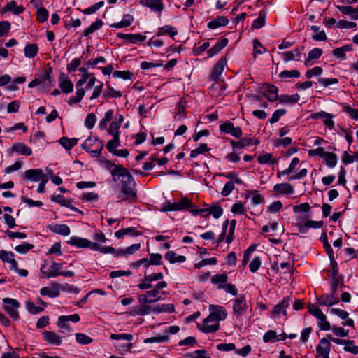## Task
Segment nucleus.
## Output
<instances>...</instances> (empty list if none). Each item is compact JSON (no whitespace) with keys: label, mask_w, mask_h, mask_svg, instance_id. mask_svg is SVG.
Instances as JSON below:
<instances>
[{"label":"nucleus","mask_w":358,"mask_h":358,"mask_svg":"<svg viewBox=\"0 0 358 358\" xmlns=\"http://www.w3.org/2000/svg\"><path fill=\"white\" fill-rule=\"evenodd\" d=\"M3 309L7 314L15 321L20 319V314L18 309L20 307V303L17 299L12 298L3 299Z\"/></svg>","instance_id":"obj_2"},{"label":"nucleus","mask_w":358,"mask_h":358,"mask_svg":"<svg viewBox=\"0 0 358 358\" xmlns=\"http://www.w3.org/2000/svg\"><path fill=\"white\" fill-rule=\"evenodd\" d=\"M165 259L171 264L182 263L186 260V257L185 256L178 255L173 250H169L166 253Z\"/></svg>","instance_id":"obj_25"},{"label":"nucleus","mask_w":358,"mask_h":358,"mask_svg":"<svg viewBox=\"0 0 358 358\" xmlns=\"http://www.w3.org/2000/svg\"><path fill=\"white\" fill-rule=\"evenodd\" d=\"M122 178V193L124 194V197L120 198L118 196L120 201H128L129 202H136L137 199L136 189H135L136 182L130 172L127 169L124 168L123 171L120 172V175H117V180Z\"/></svg>","instance_id":"obj_1"},{"label":"nucleus","mask_w":358,"mask_h":358,"mask_svg":"<svg viewBox=\"0 0 358 358\" xmlns=\"http://www.w3.org/2000/svg\"><path fill=\"white\" fill-rule=\"evenodd\" d=\"M336 8L344 15H350L353 20H358V7L350 6H336Z\"/></svg>","instance_id":"obj_21"},{"label":"nucleus","mask_w":358,"mask_h":358,"mask_svg":"<svg viewBox=\"0 0 358 358\" xmlns=\"http://www.w3.org/2000/svg\"><path fill=\"white\" fill-rule=\"evenodd\" d=\"M48 11L45 8H39L36 11V18L40 22H45L48 19Z\"/></svg>","instance_id":"obj_57"},{"label":"nucleus","mask_w":358,"mask_h":358,"mask_svg":"<svg viewBox=\"0 0 358 358\" xmlns=\"http://www.w3.org/2000/svg\"><path fill=\"white\" fill-rule=\"evenodd\" d=\"M209 308L210 314L217 320H224L227 317V313L222 306L210 305Z\"/></svg>","instance_id":"obj_19"},{"label":"nucleus","mask_w":358,"mask_h":358,"mask_svg":"<svg viewBox=\"0 0 358 358\" xmlns=\"http://www.w3.org/2000/svg\"><path fill=\"white\" fill-rule=\"evenodd\" d=\"M50 229L52 232L62 236H68L71 232L70 228L64 224H57L51 227Z\"/></svg>","instance_id":"obj_31"},{"label":"nucleus","mask_w":358,"mask_h":358,"mask_svg":"<svg viewBox=\"0 0 358 358\" xmlns=\"http://www.w3.org/2000/svg\"><path fill=\"white\" fill-rule=\"evenodd\" d=\"M227 64V61L225 58L222 57L217 64L214 66L213 69V71L210 76V79L212 80H217L219 76L224 71V67Z\"/></svg>","instance_id":"obj_18"},{"label":"nucleus","mask_w":358,"mask_h":358,"mask_svg":"<svg viewBox=\"0 0 358 358\" xmlns=\"http://www.w3.org/2000/svg\"><path fill=\"white\" fill-rule=\"evenodd\" d=\"M177 34H178V31H177V30L176 29L175 27H173L172 26H170V25H165V26L158 29V31H157V36H163L164 34H168L172 38H173L174 36L176 35H177Z\"/></svg>","instance_id":"obj_30"},{"label":"nucleus","mask_w":358,"mask_h":358,"mask_svg":"<svg viewBox=\"0 0 358 358\" xmlns=\"http://www.w3.org/2000/svg\"><path fill=\"white\" fill-rule=\"evenodd\" d=\"M292 299L290 296L285 297L281 302L276 304L272 310L274 317H280L282 314L283 316L287 317V308L289 306Z\"/></svg>","instance_id":"obj_5"},{"label":"nucleus","mask_w":358,"mask_h":358,"mask_svg":"<svg viewBox=\"0 0 358 358\" xmlns=\"http://www.w3.org/2000/svg\"><path fill=\"white\" fill-rule=\"evenodd\" d=\"M317 352L323 358H329V355L331 350V343L327 338H323L320 341V343L317 345Z\"/></svg>","instance_id":"obj_14"},{"label":"nucleus","mask_w":358,"mask_h":358,"mask_svg":"<svg viewBox=\"0 0 358 358\" xmlns=\"http://www.w3.org/2000/svg\"><path fill=\"white\" fill-rule=\"evenodd\" d=\"M169 340V336L168 335L164 336H157L150 338H148L144 340V343H163L168 342Z\"/></svg>","instance_id":"obj_55"},{"label":"nucleus","mask_w":358,"mask_h":358,"mask_svg":"<svg viewBox=\"0 0 358 358\" xmlns=\"http://www.w3.org/2000/svg\"><path fill=\"white\" fill-rule=\"evenodd\" d=\"M257 161L261 164H265L271 163L273 164L275 162V159H272V155L266 153L264 155H259L257 158Z\"/></svg>","instance_id":"obj_61"},{"label":"nucleus","mask_w":358,"mask_h":358,"mask_svg":"<svg viewBox=\"0 0 358 358\" xmlns=\"http://www.w3.org/2000/svg\"><path fill=\"white\" fill-rule=\"evenodd\" d=\"M52 201L59 203L62 206L67 207L74 211H78V210L76 208L73 207L71 205V202L69 200L65 199L63 196H62L60 194L57 195V196H53L52 198Z\"/></svg>","instance_id":"obj_32"},{"label":"nucleus","mask_w":358,"mask_h":358,"mask_svg":"<svg viewBox=\"0 0 358 358\" xmlns=\"http://www.w3.org/2000/svg\"><path fill=\"white\" fill-rule=\"evenodd\" d=\"M120 138H116L115 137H113L112 140L108 141L106 144V148L110 152L113 154L114 152L117 150H115V148L120 146Z\"/></svg>","instance_id":"obj_59"},{"label":"nucleus","mask_w":358,"mask_h":358,"mask_svg":"<svg viewBox=\"0 0 358 358\" xmlns=\"http://www.w3.org/2000/svg\"><path fill=\"white\" fill-rule=\"evenodd\" d=\"M113 76L123 80H132L134 78V74L129 71H115L113 73Z\"/></svg>","instance_id":"obj_44"},{"label":"nucleus","mask_w":358,"mask_h":358,"mask_svg":"<svg viewBox=\"0 0 358 358\" xmlns=\"http://www.w3.org/2000/svg\"><path fill=\"white\" fill-rule=\"evenodd\" d=\"M218 289H223L226 292L229 293L233 296H236L238 294V291L236 286L231 283L219 285Z\"/></svg>","instance_id":"obj_62"},{"label":"nucleus","mask_w":358,"mask_h":358,"mask_svg":"<svg viewBox=\"0 0 358 358\" xmlns=\"http://www.w3.org/2000/svg\"><path fill=\"white\" fill-rule=\"evenodd\" d=\"M300 99V96L298 94L292 95L282 94L279 96L278 100L281 103L294 104L296 103Z\"/></svg>","instance_id":"obj_37"},{"label":"nucleus","mask_w":358,"mask_h":358,"mask_svg":"<svg viewBox=\"0 0 358 358\" xmlns=\"http://www.w3.org/2000/svg\"><path fill=\"white\" fill-rule=\"evenodd\" d=\"M322 49L320 48H315L313 49H312L309 52H308V57L307 59L305 60V65L306 66H308L310 65V62L313 60V59H318L319 57H320V56L322 55Z\"/></svg>","instance_id":"obj_38"},{"label":"nucleus","mask_w":358,"mask_h":358,"mask_svg":"<svg viewBox=\"0 0 358 358\" xmlns=\"http://www.w3.org/2000/svg\"><path fill=\"white\" fill-rule=\"evenodd\" d=\"M325 163L330 168L334 167L338 161L336 155L333 152H326L323 156Z\"/></svg>","instance_id":"obj_39"},{"label":"nucleus","mask_w":358,"mask_h":358,"mask_svg":"<svg viewBox=\"0 0 358 358\" xmlns=\"http://www.w3.org/2000/svg\"><path fill=\"white\" fill-rule=\"evenodd\" d=\"M46 263L41 265L40 270L42 275L41 278H50L52 277H57L61 273L62 264L52 262L48 271L46 270Z\"/></svg>","instance_id":"obj_4"},{"label":"nucleus","mask_w":358,"mask_h":358,"mask_svg":"<svg viewBox=\"0 0 358 358\" xmlns=\"http://www.w3.org/2000/svg\"><path fill=\"white\" fill-rule=\"evenodd\" d=\"M103 162L105 168L110 171V174L113 177V180L114 182H117V175H120V172L121 171H123V169L124 167L121 164H115V163L112 162L110 160H104Z\"/></svg>","instance_id":"obj_12"},{"label":"nucleus","mask_w":358,"mask_h":358,"mask_svg":"<svg viewBox=\"0 0 358 358\" xmlns=\"http://www.w3.org/2000/svg\"><path fill=\"white\" fill-rule=\"evenodd\" d=\"M58 327L60 329V332L64 334H67L69 336L72 335L73 329L69 325V322L64 320V318H61L60 317L58 319L57 322Z\"/></svg>","instance_id":"obj_29"},{"label":"nucleus","mask_w":358,"mask_h":358,"mask_svg":"<svg viewBox=\"0 0 358 358\" xmlns=\"http://www.w3.org/2000/svg\"><path fill=\"white\" fill-rule=\"evenodd\" d=\"M75 336L76 341L82 345L90 344L93 341L91 337L83 333H77Z\"/></svg>","instance_id":"obj_51"},{"label":"nucleus","mask_w":358,"mask_h":358,"mask_svg":"<svg viewBox=\"0 0 358 358\" xmlns=\"http://www.w3.org/2000/svg\"><path fill=\"white\" fill-rule=\"evenodd\" d=\"M122 96V92L120 91H117L111 86L108 85L107 90L103 92V97L105 99H108L110 97L119 98Z\"/></svg>","instance_id":"obj_47"},{"label":"nucleus","mask_w":358,"mask_h":358,"mask_svg":"<svg viewBox=\"0 0 358 358\" xmlns=\"http://www.w3.org/2000/svg\"><path fill=\"white\" fill-rule=\"evenodd\" d=\"M352 47L351 45H345L341 48H337L333 50V55L338 59L344 60L346 58L345 52L351 51Z\"/></svg>","instance_id":"obj_26"},{"label":"nucleus","mask_w":358,"mask_h":358,"mask_svg":"<svg viewBox=\"0 0 358 358\" xmlns=\"http://www.w3.org/2000/svg\"><path fill=\"white\" fill-rule=\"evenodd\" d=\"M85 95V90L82 87H80V88H78L76 92V96H71L68 103L69 105L71 106H73L77 103H79L83 98Z\"/></svg>","instance_id":"obj_46"},{"label":"nucleus","mask_w":358,"mask_h":358,"mask_svg":"<svg viewBox=\"0 0 358 358\" xmlns=\"http://www.w3.org/2000/svg\"><path fill=\"white\" fill-rule=\"evenodd\" d=\"M252 43L255 51L253 55L255 57H257V54H262L263 52H266V49L262 46V43L259 41L258 39H253Z\"/></svg>","instance_id":"obj_60"},{"label":"nucleus","mask_w":358,"mask_h":358,"mask_svg":"<svg viewBox=\"0 0 358 358\" xmlns=\"http://www.w3.org/2000/svg\"><path fill=\"white\" fill-rule=\"evenodd\" d=\"M59 87L64 93L69 94L73 92V84L71 80L66 78L60 81Z\"/></svg>","instance_id":"obj_45"},{"label":"nucleus","mask_w":358,"mask_h":358,"mask_svg":"<svg viewBox=\"0 0 358 358\" xmlns=\"http://www.w3.org/2000/svg\"><path fill=\"white\" fill-rule=\"evenodd\" d=\"M43 340L52 345H60L62 343V336L54 331H44L43 332Z\"/></svg>","instance_id":"obj_9"},{"label":"nucleus","mask_w":358,"mask_h":358,"mask_svg":"<svg viewBox=\"0 0 358 358\" xmlns=\"http://www.w3.org/2000/svg\"><path fill=\"white\" fill-rule=\"evenodd\" d=\"M78 71L83 73L82 78L78 80L76 83L77 87H81L87 81V80L90 77V73L87 70L85 67H80L78 69Z\"/></svg>","instance_id":"obj_56"},{"label":"nucleus","mask_w":358,"mask_h":358,"mask_svg":"<svg viewBox=\"0 0 358 358\" xmlns=\"http://www.w3.org/2000/svg\"><path fill=\"white\" fill-rule=\"evenodd\" d=\"M266 94L264 96L267 98L270 101L273 102L278 100L279 96H278V89L273 85H266Z\"/></svg>","instance_id":"obj_22"},{"label":"nucleus","mask_w":358,"mask_h":358,"mask_svg":"<svg viewBox=\"0 0 358 358\" xmlns=\"http://www.w3.org/2000/svg\"><path fill=\"white\" fill-rule=\"evenodd\" d=\"M273 190L281 194H292L294 193V187L289 183L276 184L273 187Z\"/></svg>","instance_id":"obj_28"},{"label":"nucleus","mask_w":358,"mask_h":358,"mask_svg":"<svg viewBox=\"0 0 358 358\" xmlns=\"http://www.w3.org/2000/svg\"><path fill=\"white\" fill-rule=\"evenodd\" d=\"M300 72L298 70L287 71L285 70L280 73L279 78L280 79H287L290 78H299L300 76Z\"/></svg>","instance_id":"obj_50"},{"label":"nucleus","mask_w":358,"mask_h":358,"mask_svg":"<svg viewBox=\"0 0 358 358\" xmlns=\"http://www.w3.org/2000/svg\"><path fill=\"white\" fill-rule=\"evenodd\" d=\"M140 3L143 6L148 7L152 11L159 14L164 7L162 0H140Z\"/></svg>","instance_id":"obj_11"},{"label":"nucleus","mask_w":358,"mask_h":358,"mask_svg":"<svg viewBox=\"0 0 358 358\" xmlns=\"http://www.w3.org/2000/svg\"><path fill=\"white\" fill-rule=\"evenodd\" d=\"M25 306L27 311L33 315L38 314L43 311L44 308L39 306H36L33 302L27 301L25 302Z\"/></svg>","instance_id":"obj_48"},{"label":"nucleus","mask_w":358,"mask_h":358,"mask_svg":"<svg viewBox=\"0 0 358 358\" xmlns=\"http://www.w3.org/2000/svg\"><path fill=\"white\" fill-rule=\"evenodd\" d=\"M152 313V306L147 305V303L141 304V306L134 307L133 309V314L136 315H146Z\"/></svg>","instance_id":"obj_33"},{"label":"nucleus","mask_w":358,"mask_h":358,"mask_svg":"<svg viewBox=\"0 0 358 358\" xmlns=\"http://www.w3.org/2000/svg\"><path fill=\"white\" fill-rule=\"evenodd\" d=\"M96 122V117L94 113H90L87 115L85 120V126L87 129H92Z\"/></svg>","instance_id":"obj_63"},{"label":"nucleus","mask_w":358,"mask_h":358,"mask_svg":"<svg viewBox=\"0 0 358 358\" xmlns=\"http://www.w3.org/2000/svg\"><path fill=\"white\" fill-rule=\"evenodd\" d=\"M211 314L205 318L203 321V325L198 324L199 329L201 331L208 334L217 331L220 328L219 322Z\"/></svg>","instance_id":"obj_3"},{"label":"nucleus","mask_w":358,"mask_h":358,"mask_svg":"<svg viewBox=\"0 0 358 358\" xmlns=\"http://www.w3.org/2000/svg\"><path fill=\"white\" fill-rule=\"evenodd\" d=\"M78 141L76 138H69L63 136L60 138L59 143L66 150H70L78 143Z\"/></svg>","instance_id":"obj_35"},{"label":"nucleus","mask_w":358,"mask_h":358,"mask_svg":"<svg viewBox=\"0 0 358 358\" xmlns=\"http://www.w3.org/2000/svg\"><path fill=\"white\" fill-rule=\"evenodd\" d=\"M248 308L246 299L244 295H241L238 298L234 299L233 310L234 314L237 316L243 314Z\"/></svg>","instance_id":"obj_10"},{"label":"nucleus","mask_w":358,"mask_h":358,"mask_svg":"<svg viewBox=\"0 0 358 358\" xmlns=\"http://www.w3.org/2000/svg\"><path fill=\"white\" fill-rule=\"evenodd\" d=\"M58 285L49 287H45L41 289L40 294L43 296H48L51 298L57 297L59 294Z\"/></svg>","instance_id":"obj_20"},{"label":"nucleus","mask_w":358,"mask_h":358,"mask_svg":"<svg viewBox=\"0 0 358 358\" xmlns=\"http://www.w3.org/2000/svg\"><path fill=\"white\" fill-rule=\"evenodd\" d=\"M38 51V47L35 43L27 44L24 48V55L28 58L34 57Z\"/></svg>","instance_id":"obj_43"},{"label":"nucleus","mask_w":358,"mask_h":358,"mask_svg":"<svg viewBox=\"0 0 358 358\" xmlns=\"http://www.w3.org/2000/svg\"><path fill=\"white\" fill-rule=\"evenodd\" d=\"M296 226L299 229V231L301 234H306L309 229V227L305 221V219L302 217H299L297 218V222L296 223Z\"/></svg>","instance_id":"obj_53"},{"label":"nucleus","mask_w":358,"mask_h":358,"mask_svg":"<svg viewBox=\"0 0 358 358\" xmlns=\"http://www.w3.org/2000/svg\"><path fill=\"white\" fill-rule=\"evenodd\" d=\"M186 357H189L191 358H210L206 350H196L193 353L188 354Z\"/></svg>","instance_id":"obj_64"},{"label":"nucleus","mask_w":358,"mask_h":358,"mask_svg":"<svg viewBox=\"0 0 358 358\" xmlns=\"http://www.w3.org/2000/svg\"><path fill=\"white\" fill-rule=\"evenodd\" d=\"M229 23V20L224 16H217L214 20L210 21L207 27L210 29H215L216 28H218L221 26H225Z\"/></svg>","instance_id":"obj_23"},{"label":"nucleus","mask_w":358,"mask_h":358,"mask_svg":"<svg viewBox=\"0 0 358 358\" xmlns=\"http://www.w3.org/2000/svg\"><path fill=\"white\" fill-rule=\"evenodd\" d=\"M141 248V243H135L131 246L127 247L126 249L118 250L116 256H122L127 255H132Z\"/></svg>","instance_id":"obj_34"},{"label":"nucleus","mask_w":358,"mask_h":358,"mask_svg":"<svg viewBox=\"0 0 358 358\" xmlns=\"http://www.w3.org/2000/svg\"><path fill=\"white\" fill-rule=\"evenodd\" d=\"M231 210L234 214L243 215L246 213V209L241 201L233 204Z\"/></svg>","instance_id":"obj_58"},{"label":"nucleus","mask_w":358,"mask_h":358,"mask_svg":"<svg viewBox=\"0 0 358 358\" xmlns=\"http://www.w3.org/2000/svg\"><path fill=\"white\" fill-rule=\"evenodd\" d=\"M228 280V277L226 273L217 274L212 277L211 282L214 285H224Z\"/></svg>","instance_id":"obj_52"},{"label":"nucleus","mask_w":358,"mask_h":358,"mask_svg":"<svg viewBox=\"0 0 358 358\" xmlns=\"http://www.w3.org/2000/svg\"><path fill=\"white\" fill-rule=\"evenodd\" d=\"M92 250L94 251H99L101 253L103 254H108V253H117V250L110 246H101L97 243H94L92 247Z\"/></svg>","instance_id":"obj_42"},{"label":"nucleus","mask_w":358,"mask_h":358,"mask_svg":"<svg viewBox=\"0 0 358 358\" xmlns=\"http://www.w3.org/2000/svg\"><path fill=\"white\" fill-rule=\"evenodd\" d=\"M121 127V125L118 124L117 123L115 122L114 121L112 122L109 126V128L108 129V133L113 136V137H115L116 138H120V131L119 129Z\"/></svg>","instance_id":"obj_54"},{"label":"nucleus","mask_w":358,"mask_h":358,"mask_svg":"<svg viewBox=\"0 0 358 358\" xmlns=\"http://www.w3.org/2000/svg\"><path fill=\"white\" fill-rule=\"evenodd\" d=\"M67 243L77 248H90L91 250L93 245L90 240L78 236H71Z\"/></svg>","instance_id":"obj_13"},{"label":"nucleus","mask_w":358,"mask_h":358,"mask_svg":"<svg viewBox=\"0 0 358 358\" xmlns=\"http://www.w3.org/2000/svg\"><path fill=\"white\" fill-rule=\"evenodd\" d=\"M103 25V22L97 19L94 22H93L89 27H87L83 33L84 36H88L95 31L101 29V27Z\"/></svg>","instance_id":"obj_40"},{"label":"nucleus","mask_w":358,"mask_h":358,"mask_svg":"<svg viewBox=\"0 0 358 358\" xmlns=\"http://www.w3.org/2000/svg\"><path fill=\"white\" fill-rule=\"evenodd\" d=\"M138 301L143 303H153L162 299L160 292L157 289L146 292L145 294L138 296Z\"/></svg>","instance_id":"obj_6"},{"label":"nucleus","mask_w":358,"mask_h":358,"mask_svg":"<svg viewBox=\"0 0 358 358\" xmlns=\"http://www.w3.org/2000/svg\"><path fill=\"white\" fill-rule=\"evenodd\" d=\"M91 141H92V139H86L85 141L82 144L81 147L83 150L90 153L92 157H98L100 156L101 152L103 148V143L99 142V145H96V149L92 150L91 149L92 144L90 143Z\"/></svg>","instance_id":"obj_8"},{"label":"nucleus","mask_w":358,"mask_h":358,"mask_svg":"<svg viewBox=\"0 0 358 358\" xmlns=\"http://www.w3.org/2000/svg\"><path fill=\"white\" fill-rule=\"evenodd\" d=\"M301 55V50L299 48H295L293 51H287L282 52L283 60L285 63L291 60H294L296 57V60H299V57Z\"/></svg>","instance_id":"obj_27"},{"label":"nucleus","mask_w":358,"mask_h":358,"mask_svg":"<svg viewBox=\"0 0 358 358\" xmlns=\"http://www.w3.org/2000/svg\"><path fill=\"white\" fill-rule=\"evenodd\" d=\"M207 209L208 210V213L203 215V217H205L206 219H208L210 214L213 215L214 218L217 219L223 213V209L220 206H212L210 208H208Z\"/></svg>","instance_id":"obj_36"},{"label":"nucleus","mask_w":358,"mask_h":358,"mask_svg":"<svg viewBox=\"0 0 358 358\" xmlns=\"http://www.w3.org/2000/svg\"><path fill=\"white\" fill-rule=\"evenodd\" d=\"M43 171L39 169H29L24 172V178L27 180L38 182L44 176Z\"/></svg>","instance_id":"obj_17"},{"label":"nucleus","mask_w":358,"mask_h":358,"mask_svg":"<svg viewBox=\"0 0 358 358\" xmlns=\"http://www.w3.org/2000/svg\"><path fill=\"white\" fill-rule=\"evenodd\" d=\"M317 300L320 306H326L329 307H331L339 302V299L334 294H331L330 295H323L317 298Z\"/></svg>","instance_id":"obj_15"},{"label":"nucleus","mask_w":358,"mask_h":358,"mask_svg":"<svg viewBox=\"0 0 358 358\" xmlns=\"http://www.w3.org/2000/svg\"><path fill=\"white\" fill-rule=\"evenodd\" d=\"M12 150L26 156H29L32 153L31 149L24 143H14L12 146Z\"/></svg>","instance_id":"obj_24"},{"label":"nucleus","mask_w":358,"mask_h":358,"mask_svg":"<svg viewBox=\"0 0 358 358\" xmlns=\"http://www.w3.org/2000/svg\"><path fill=\"white\" fill-rule=\"evenodd\" d=\"M311 29L316 33L312 36L313 39L316 41H324L327 39V35L324 31H320V28L318 26H311Z\"/></svg>","instance_id":"obj_41"},{"label":"nucleus","mask_w":358,"mask_h":358,"mask_svg":"<svg viewBox=\"0 0 358 358\" xmlns=\"http://www.w3.org/2000/svg\"><path fill=\"white\" fill-rule=\"evenodd\" d=\"M259 141L257 139L252 138H243L239 141H235L231 140L230 141L231 145L234 149H242L245 146L251 145L253 144H258Z\"/></svg>","instance_id":"obj_16"},{"label":"nucleus","mask_w":358,"mask_h":358,"mask_svg":"<svg viewBox=\"0 0 358 358\" xmlns=\"http://www.w3.org/2000/svg\"><path fill=\"white\" fill-rule=\"evenodd\" d=\"M52 69L49 68L45 70V73L41 76V78H36L34 79L31 82L28 84L29 87H34L38 86L42 83L44 84L45 86H50L51 83V74Z\"/></svg>","instance_id":"obj_7"},{"label":"nucleus","mask_w":358,"mask_h":358,"mask_svg":"<svg viewBox=\"0 0 358 358\" xmlns=\"http://www.w3.org/2000/svg\"><path fill=\"white\" fill-rule=\"evenodd\" d=\"M104 4H105L104 1H101L91 6H90L87 8L82 10L81 11L84 15H91V14L96 13L98 10H99L101 8H102L104 6Z\"/></svg>","instance_id":"obj_49"}]
</instances>
